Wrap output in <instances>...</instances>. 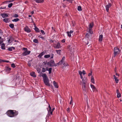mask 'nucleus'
<instances>
[{"mask_svg": "<svg viewBox=\"0 0 122 122\" xmlns=\"http://www.w3.org/2000/svg\"><path fill=\"white\" fill-rule=\"evenodd\" d=\"M8 116L10 117H13L17 116L18 114V112L15 110H9L7 113Z\"/></svg>", "mask_w": 122, "mask_h": 122, "instance_id": "obj_1", "label": "nucleus"}, {"mask_svg": "<svg viewBox=\"0 0 122 122\" xmlns=\"http://www.w3.org/2000/svg\"><path fill=\"white\" fill-rule=\"evenodd\" d=\"M121 51L117 47H115L114 48V57L115 56L119 54Z\"/></svg>", "mask_w": 122, "mask_h": 122, "instance_id": "obj_2", "label": "nucleus"}, {"mask_svg": "<svg viewBox=\"0 0 122 122\" xmlns=\"http://www.w3.org/2000/svg\"><path fill=\"white\" fill-rule=\"evenodd\" d=\"M81 79H82V80L80 81V84L81 85L86 84L87 81V78L85 77L83 78L82 77V78Z\"/></svg>", "mask_w": 122, "mask_h": 122, "instance_id": "obj_3", "label": "nucleus"}, {"mask_svg": "<svg viewBox=\"0 0 122 122\" xmlns=\"http://www.w3.org/2000/svg\"><path fill=\"white\" fill-rule=\"evenodd\" d=\"M54 109H55V108H54L52 110L50 105H49V109H48V116L49 117L51 115H52Z\"/></svg>", "mask_w": 122, "mask_h": 122, "instance_id": "obj_4", "label": "nucleus"}, {"mask_svg": "<svg viewBox=\"0 0 122 122\" xmlns=\"http://www.w3.org/2000/svg\"><path fill=\"white\" fill-rule=\"evenodd\" d=\"M43 80L44 83L46 85L48 86H50V84L49 83V80L48 78L45 79Z\"/></svg>", "mask_w": 122, "mask_h": 122, "instance_id": "obj_5", "label": "nucleus"}, {"mask_svg": "<svg viewBox=\"0 0 122 122\" xmlns=\"http://www.w3.org/2000/svg\"><path fill=\"white\" fill-rule=\"evenodd\" d=\"M30 52V51H26L24 52L22 54V55L23 56H26L29 54Z\"/></svg>", "mask_w": 122, "mask_h": 122, "instance_id": "obj_6", "label": "nucleus"}, {"mask_svg": "<svg viewBox=\"0 0 122 122\" xmlns=\"http://www.w3.org/2000/svg\"><path fill=\"white\" fill-rule=\"evenodd\" d=\"M112 4L109 3L106 6V10L107 12H108L109 8L112 6Z\"/></svg>", "mask_w": 122, "mask_h": 122, "instance_id": "obj_7", "label": "nucleus"}, {"mask_svg": "<svg viewBox=\"0 0 122 122\" xmlns=\"http://www.w3.org/2000/svg\"><path fill=\"white\" fill-rule=\"evenodd\" d=\"M24 29L25 31L28 33H30L31 32L30 30L27 26H26L24 28Z\"/></svg>", "mask_w": 122, "mask_h": 122, "instance_id": "obj_8", "label": "nucleus"}, {"mask_svg": "<svg viewBox=\"0 0 122 122\" xmlns=\"http://www.w3.org/2000/svg\"><path fill=\"white\" fill-rule=\"evenodd\" d=\"M82 86V89L84 91L86 92L87 90V88L86 86V84L81 85Z\"/></svg>", "mask_w": 122, "mask_h": 122, "instance_id": "obj_9", "label": "nucleus"}, {"mask_svg": "<svg viewBox=\"0 0 122 122\" xmlns=\"http://www.w3.org/2000/svg\"><path fill=\"white\" fill-rule=\"evenodd\" d=\"M48 64H51L50 65V66H53L55 64L54 61L52 60H51L50 62H48Z\"/></svg>", "mask_w": 122, "mask_h": 122, "instance_id": "obj_10", "label": "nucleus"}, {"mask_svg": "<svg viewBox=\"0 0 122 122\" xmlns=\"http://www.w3.org/2000/svg\"><path fill=\"white\" fill-rule=\"evenodd\" d=\"M65 58V57L64 56H63V58H62V59H61V61H60L58 63V64L59 65L61 64L62 63H63V62H64V61Z\"/></svg>", "mask_w": 122, "mask_h": 122, "instance_id": "obj_11", "label": "nucleus"}, {"mask_svg": "<svg viewBox=\"0 0 122 122\" xmlns=\"http://www.w3.org/2000/svg\"><path fill=\"white\" fill-rule=\"evenodd\" d=\"M114 79H115V80L116 83H118L119 80L117 79V78L114 75L113 76Z\"/></svg>", "mask_w": 122, "mask_h": 122, "instance_id": "obj_12", "label": "nucleus"}, {"mask_svg": "<svg viewBox=\"0 0 122 122\" xmlns=\"http://www.w3.org/2000/svg\"><path fill=\"white\" fill-rule=\"evenodd\" d=\"M91 87L92 88L93 91H97V89L96 87L94 85H91Z\"/></svg>", "mask_w": 122, "mask_h": 122, "instance_id": "obj_13", "label": "nucleus"}, {"mask_svg": "<svg viewBox=\"0 0 122 122\" xmlns=\"http://www.w3.org/2000/svg\"><path fill=\"white\" fill-rule=\"evenodd\" d=\"M61 47V46L60 45V43L59 42H58L57 43V44L56 45V46L55 47V48L56 49H59Z\"/></svg>", "mask_w": 122, "mask_h": 122, "instance_id": "obj_14", "label": "nucleus"}, {"mask_svg": "<svg viewBox=\"0 0 122 122\" xmlns=\"http://www.w3.org/2000/svg\"><path fill=\"white\" fill-rule=\"evenodd\" d=\"M1 16L3 18H5L8 17V15L7 14L5 13L2 14H1Z\"/></svg>", "mask_w": 122, "mask_h": 122, "instance_id": "obj_15", "label": "nucleus"}, {"mask_svg": "<svg viewBox=\"0 0 122 122\" xmlns=\"http://www.w3.org/2000/svg\"><path fill=\"white\" fill-rule=\"evenodd\" d=\"M45 53L44 51L42 52L38 55V57L39 58H41L42 56Z\"/></svg>", "mask_w": 122, "mask_h": 122, "instance_id": "obj_16", "label": "nucleus"}, {"mask_svg": "<svg viewBox=\"0 0 122 122\" xmlns=\"http://www.w3.org/2000/svg\"><path fill=\"white\" fill-rule=\"evenodd\" d=\"M36 2L38 3H41L43 2L44 1V0H35Z\"/></svg>", "mask_w": 122, "mask_h": 122, "instance_id": "obj_17", "label": "nucleus"}, {"mask_svg": "<svg viewBox=\"0 0 122 122\" xmlns=\"http://www.w3.org/2000/svg\"><path fill=\"white\" fill-rule=\"evenodd\" d=\"M42 76L43 78V80L44 79H45L48 78L47 77V75L46 74L44 73L42 75Z\"/></svg>", "mask_w": 122, "mask_h": 122, "instance_id": "obj_18", "label": "nucleus"}, {"mask_svg": "<svg viewBox=\"0 0 122 122\" xmlns=\"http://www.w3.org/2000/svg\"><path fill=\"white\" fill-rule=\"evenodd\" d=\"M103 35H100L99 38V41H102L103 38Z\"/></svg>", "mask_w": 122, "mask_h": 122, "instance_id": "obj_19", "label": "nucleus"}, {"mask_svg": "<svg viewBox=\"0 0 122 122\" xmlns=\"http://www.w3.org/2000/svg\"><path fill=\"white\" fill-rule=\"evenodd\" d=\"M53 83L54 86H55V87L57 88H58V84L56 83V82L54 81H53Z\"/></svg>", "mask_w": 122, "mask_h": 122, "instance_id": "obj_20", "label": "nucleus"}, {"mask_svg": "<svg viewBox=\"0 0 122 122\" xmlns=\"http://www.w3.org/2000/svg\"><path fill=\"white\" fill-rule=\"evenodd\" d=\"M30 75L33 77H35L36 76L35 75V73L34 72H32L30 73Z\"/></svg>", "mask_w": 122, "mask_h": 122, "instance_id": "obj_21", "label": "nucleus"}, {"mask_svg": "<svg viewBox=\"0 0 122 122\" xmlns=\"http://www.w3.org/2000/svg\"><path fill=\"white\" fill-rule=\"evenodd\" d=\"M3 21L6 23H7L9 22V19L7 18H5L3 20Z\"/></svg>", "mask_w": 122, "mask_h": 122, "instance_id": "obj_22", "label": "nucleus"}, {"mask_svg": "<svg viewBox=\"0 0 122 122\" xmlns=\"http://www.w3.org/2000/svg\"><path fill=\"white\" fill-rule=\"evenodd\" d=\"M1 49L3 50L5 49V44L3 43L1 45Z\"/></svg>", "mask_w": 122, "mask_h": 122, "instance_id": "obj_23", "label": "nucleus"}, {"mask_svg": "<svg viewBox=\"0 0 122 122\" xmlns=\"http://www.w3.org/2000/svg\"><path fill=\"white\" fill-rule=\"evenodd\" d=\"M48 70H47V67H46V69L44 68L43 67L42 68V71L43 72H45L46 71Z\"/></svg>", "mask_w": 122, "mask_h": 122, "instance_id": "obj_24", "label": "nucleus"}, {"mask_svg": "<svg viewBox=\"0 0 122 122\" xmlns=\"http://www.w3.org/2000/svg\"><path fill=\"white\" fill-rule=\"evenodd\" d=\"M91 82L93 84L95 83V81L93 77V76H92L91 77Z\"/></svg>", "mask_w": 122, "mask_h": 122, "instance_id": "obj_25", "label": "nucleus"}, {"mask_svg": "<svg viewBox=\"0 0 122 122\" xmlns=\"http://www.w3.org/2000/svg\"><path fill=\"white\" fill-rule=\"evenodd\" d=\"M78 73L80 75L81 78H82L83 77L82 75V72L81 71H79Z\"/></svg>", "mask_w": 122, "mask_h": 122, "instance_id": "obj_26", "label": "nucleus"}, {"mask_svg": "<svg viewBox=\"0 0 122 122\" xmlns=\"http://www.w3.org/2000/svg\"><path fill=\"white\" fill-rule=\"evenodd\" d=\"M93 26V23H92L89 24V28L92 29Z\"/></svg>", "mask_w": 122, "mask_h": 122, "instance_id": "obj_27", "label": "nucleus"}, {"mask_svg": "<svg viewBox=\"0 0 122 122\" xmlns=\"http://www.w3.org/2000/svg\"><path fill=\"white\" fill-rule=\"evenodd\" d=\"M15 48L13 47H10L8 48V50L9 51H12V49H14Z\"/></svg>", "mask_w": 122, "mask_h": 122, "instance_id": "obj_28", "label": "nucleus"}, {"mask_svg": "<svg viewBox=\"0 0 122 122\" xmlns=\"http://www.w3.org/2000/svg\"><path fill=\"white\" fill-rule=\"evenodd\" d=\"M52 69L51 68H49V69H48V67H47V70H47V71H49V74H50L51 72Z\"/></svg>", "mask_w": 122, "mask_h": 122, "instance_id": "obj_29", "label": "nucleus"}, {"mask_svg": "<svg viewBox=\"0 0 122 122\" xmlns=\"http://www.w3.org/2000/svg\"><path fill=\"white\" fill-rule=\"evenodd\" d=\"M56 51L57 53L59 55H60L61 54V50H56Z\"/></svg>", "mask_w": 122, "mask_h": 122, "instance_id": "obj_30", "label": "nucleus"}, {"mask_svg": "<svg viewBox=\"0 0 122 122\" xmlns=\"http://www.w3.org/2000/svg\"><path fill=\"white\" fill-rule=\"evenodd\" d=\"M19 20V19L18 18L12 20V21L13 22H17Z\"/></svg>", "mask_w": 122, "mask_h": 122, "instance_id": "obj_31", "label": "nucleus"}, {"mask_svg": "<svg viewBox=\"0 0 122 122\" xmlns=\"http://www.w3.org/2000/svg\"><path fill=\"white\" fill-rule=\"evenodd\" d=\"M89 33L91 34H92L93 33V32L92 29L89 28Z\"/></svg>", "mask_w": 122, "mask_h": 122, "instance_id": "obj_32", "label": "nucleus"}, {"mask_svg": "<svg viewBox=\"0 0 122 122\" xmlns=\"http://www.w3.org/2000/svg\"><path fill=\"white\" fill-rule=\"evenodd\" d=\"M50 55H47L44 56V57L46 58H48L50 57Z\"/></svg>", "mask_w": 122, "mask_h": 122, "instance_id": "obj_33", "label": "nucleus"}, {"mask_svg": "<svg viewBox=\"0 0 122 122\" xmlns=\"http://www.w3.org/2000/svg\"><path fill=\"white\" fill-rule=\"evenodd\" d=\"M9 26L11 28H13L14 27V25L13 24H10L9 25Z\"/></svg>", "mask_w": 122, "mask_h": 122, "instance_id": "obj_34", "label": "nucleus"}, {"mask_svg": "<svg viewBox=\"0 0 122 122\" xmlns=\"http://www.w3.org/2000/svg\"><path fill=\"white\" fill-rule=\"evenodd\" d=\"M77 10L79 11H81L82 10V9L81 6H78L77 8Z\"/></svg>", "mask_w": 122, "mask_h": 122, "instance_id": "obj_35", "label": "nucleus"}, {"mask_svg": "<svg viewBox=\"0 0 122 122\" xmlns=\"http://www.w3.org/2000/svg\"><path fill=\"white\" fill-rule=\"evenodd\" d=\"M35 31L37 32H39V29L37 27H35Z\"/></svg>", "mask_w": 122, "mask_h": 122, "instance_id": "obj_36", "label": "nucleus"}, {"mask_svg": "<svg viewBox=\"0 0 122 122\" xmlns=\"http://www.w3.org/2000/svg\"><path fill=\"white\" fill-rule=\"evenodd\" d=\"M33 41L34 42L36 43H38V40L37 39H34L33 40Z\"/></svg>", "mask_w": 122, "mask_h": 122, "instance_id": "obj_37", "label": "nucleus"}, {"mask_svg": "<svg viewBox=\"0 0 122 122\" xmlns=\"http://www.w3.org/2000/svg\"><path fill=\"white\" fill-rule=\"evenodd\" d=\"M117 97L119 98L121 97V94L120 93H117Z\"/></svg>", "mask_w": 122, "mask_h": 122, "instance_id": "obj_38", "label": "nucleus"}, {"mask_svg": "<svg viewBox=\"0 0 122 122\" xmlns=\"http://www.w3.org/2000/svg\"><path fill=\"white\" fill-rule=\"evenodd\" d=\"M11 66L13 68H15V66L14 63H12L11 64Z\"/></svg>", "mask_w": 122, "mask_h": 122, "instance_id": "obj_39", "label": "nucleus"}, {"mask_svg": "<svg viewBox=\"0 0 122 122\" xmlns=\"http://www.w3.org/2000/svg\"><path fill=\"white\" fill-rule=\"evenodd\" d=\"M13 4L12 3L9 4L8 5V7L9 8L11 7L12 5Z\"/></svg>", "mask_w": 122, "mask_h": 122, "instance_id": "obj_40", "label": "nucleus"}, {"mask_svg": "<svg viewBox=\"0 0 122 122\" xmlns=\"http://www.w3.org/2000/svg\"><path fill=\"white\" fill-rule=\"evenodd\" d=\"M67 34L68 36L69 37H70L71 36V35L70 33L69 32H67Z\"/></svg>", "mask_w": 122, "mask_h": 122, "instance_id": "obj_41", "label": "nucleus"}, {"mask_svg": "<svg viewBox=\"0 0 122 122\" xmlns=\"http://www.w3.org/2000/svg\"><path fill=\"white\" fill-rule=\"evenodd\" d=\"M30 61H29L28 62V65L29 66H31V63L30 62Z\"/></svg>", "mask_w": 122, "mask_h": 122, "instance_id": "obj_42", "label": "nucleus"}, {"mask_svg": "<svg viewBox=\"0 0 122 122\" xmlns=\"http://www.w3.org/2000/svg\"><path fill=\"white\" fill-rule=\"evenodd\" d=\"M13 16L14 17L16 18L18 17V15L17 14H15Z\"/></svg>", "mask_w": 122, "mask_h": 122, "instance_id": "obj_43", "label": "nucleus"}, {"mask_svg": "<svg viewBox=\"0 0 122 122\" xmlns=\"http://www.w3.org/2000/svg\"><path fill=\"white\" fill-rule=\"evenodd\" d=\"M11 70V68L9 67H7V68L6 70L7 71H9Z\"/></svg>", "mask_w": 122, "mask_h": 122, "instance_id": "obj_44", "label": "nucleus"}, {"mask_svg": "<svg viewBox=\"0 0 122 122\" xmlns=\"http://www.w3.org/2000/svg\"><path fill=\"white\" fill-rule=\"evenodd\" d=\"M72 102H73V101H72V97H71V101L70 102V104H72Z\"/></svg>", "mask_w": 122, "mask_h": 122, "instance_id": "obj_45", "label": "nucleus"}, {"mask_svg": "<svg viewBox=\"0 0 122 122\" xmlns=\"http://www.w3.org/2000/svg\"><path fill=\"white\" fill-rule=\"evenodd\" d=\"M92 71H91L90 73H89L88 74V76H91L92 75Z\"/></svg>", "mask_w": 122, "mask_h": 122, "instance_id": "obj_46", "label": "nucleus"}, {"mask_svg": "<svg viewBox=\"0 0 122 122\" xmlns=\"http://www.w3.org/2000/svg\"><path fill=\"white\" fill-rule=\"evenodd\" d=\"M82 74H83V75H85L86 74L85 71L84 70H83L82 71Z\"/></svg>", "mask_w": 122, "mask_h": 122, "instance_id": "obj_47", "label": "nucleus"}, {"mask_svg": "<svg viewBox=\"0 0 122 122\" xmlns=\"http://www.w3.org/2000/svg\"><path fill=\"white\" fill-rule=\"evenodd\" d=\"M41 32L42 34L44 35L45 34V33H44L43 30H41Z\"/></svg>", "mask_w": 122, "mask_h": 122, "instance_id": "obj_48", "label": "nucleus"}, {"mask_svg": "<svg viewBox=\"0 0 122 122\" xmlns=\"http://www.w3.org/2000/svg\"><path fill=\"white\" fill-rule=\"evenodd\" d=\"M63 65L64 66H66L68 64L66 63H64L63 64Z\"/></svg>", "mask_w": 122, "mask_h": 122, "instance_id": "obj_49", "label": "nucleus"}, {"mask_svg": "<svg viewBox=\"0 0 122 122\" xmlns=\"http://www.w3.org/2000/svg\"><path fill=\"white\" fill-rule=\"evenodd\" d=\"M23 50H24L25 51H27V49L25 48H23Z\"/></svg>", "mask_w": 122, "mask_h": 122, "instance_id": "obj_50", "label": "nucleus"}, {"mask_svg": "<svg viewBox=\"0 0 122 122\" xmlns=\"http://www.w3.org/2000/svg\"><path fill=\"white\" fill-rule=\"evenodd\" d=\"M66 0L67 1H69L70 2L72 3V0Z\"/></svg>", "mask_w": 122, "mask_h": 122, "instance_id": "obj_51", "label": "nucleus"}, {"mask_svg": "<svg viewBox=\"0 0 122 122\" xmlns=\"http://www.w3.org/2000/svg\"><path fill=\"white\" fill-rule=\"evenodd\" d=\"M70 108L69 107L67 109V111L68 112H70Z\"/></svg>", "mask_w": 122, "mask_h": 122, "instance_id": "obj_52", "label": "nucleus"}, {"mask_svg": "<svg viewBox=\"0 0 122 122\" xmlns=\"http://www.w3.org/2000/svg\"><path fill=\"white\" fill-rule=\"evenodd\" d=\"M54 56V54H52L51 55V58L52 59L53 58Z\"/></svg>", "mask_w": 122, "mask_h": 122, "instance_id": "obj_53", "label": "nucleus"}, {"mask_svg": "<svg viewBox=\"0 0 122 122\" xmlns=\"http://www.w3.org/2000/svg\"><path fill=\"white\" fill-rule=\"evenodd\" d=\"M6 6H4L3 7H1L0 8H1V9H4L6 8Z\"/></svg>", "mask_w": 122, "mask_h": 122, "instance_id": "obj_54", "label": "nucleus"}, {"mask_svg": "<svg viewBox=\"0 0 122 122\" xmlns=\"http://www.w3.org/2000/svg\"><path fill=\"white\" fill-rule=\"evenodd\" d=\"M116 74L117 76H118V77H119L120 76L119 74L117 73H116Z\"/></svg>", "mask_w": 122, "mask_h": 122, "instance_id": "obj_55", "label": "nucleus"}, {"mask_svg": "<svg viewBox=\"0 0 122 122\" xmlns=\"http://www.w3.org/2000/svg\"><path fill=\"white\" fill-rule=\"evenodd\" d=\"M2 30L0 29V34L2 35Z\"/></svg>", "mask_w": 122, "mask_h": 122, "instance_id": "obj_56", "label": "nucleus"}, {"mask_svg": "<svg viewBox=\"0 0 122 122\" xmlns=\"http://www.w3.org/2000/svg\"><path fill=\"white\" fill-rule=\"evenodd\" d=\"M89 35L88 34V33H87L86 34V36L87 37H88V36Z\"/></svg>", "mask_w": 122, "mask_h": 122, "instance_id": "obj_57", "label": "nucleus"}, {"mask_svg": "<svg viewBox=\"0 0 122 122\" xmlns=\"http://www.w3.org/2000/svg\"><path fill=\"white\" fill-rule=\"evenodd\" d=\"M73 32V31L72 30H70V31L69 32V33H70V34H71V33H72Z\"/></svg>", "mask_w": 122, "mask_h": 122, "instance_id": "obj_58", "label": "nucleus"}, {"mask_svg": "<svg viewBox=\"0 0 122 122\" xmlns=\"http://www.w3.org/2000/svg\"><path fill=\"white\" fill-rule=\"evenodd\" d=\"M116 92L117 94L120 93L119 92V91L118 89L117 90Z\"/></svg>", "mask_w": 122, "mask_h": 122, "instance_id": "obj_59", "label": "nucleus"}, {"mask_svg": "<svg viewBox=\"0 0 122 122\" xmlns=\"http://www.w3.org/2000/svg\"><path fill=\"white\" fill-rule=\"evenodd\" d=\"M4 62H9V61H3Z\"/></svg>", "mask_w": 122, "mask_h": 122, "instance_id": "obj_60", "label": "nucleus"}, {"mask_svg": "<svg viewBox=\"0 0 122 122\" xmlns=\"http://www.w3.org/2000/svg\"><path fill=\"white\" fill-rule=\"evenodd\" d=\"M31 13L32 14H33L34 13V12L33 11H32L31 12Z\"/></svg>", "mask_w": 122, "mask_h": 122, "instance_id": "obj_61", "label": "nucleus"}, {"mask_svg": "<svg viewBox=\"0 0 122 122\" xmlns=\"http://www.w3.org/2000/svg\"><path fill=\"white\" fill-rule=\"evenodd\" d=\"M10 39H9L8 40V42L9 43H10Z\"/></svg>", "mask_w": 122, "mask_h": 122, "instance_id": "obj_62", "label": "nucleus"}, {"mask_svg": "<svg viewBox=\"0 0 122 122\" xmlns=\"http://www.w3.org/2000/svg\"><path fill=\"white\" fill-rule=\"evenodd\" d=\"M28 2L27 1H26L25 2V4H27Z\"/></svg>", "mask_w": 122, "mask_h": 122, "instance_id": "obj_63", "label": "nucleus"}, {"mask_svg": "<svg viewBox=\"0 0 122 122\" xmlns=\"http://www.w3.org/2000/svg\"><path fill=\"white\" fill-rule=\"evenodd\" d=\"M62 41L63 42H65V40H62Z\"/></svg>", "mask_w": 122, "mask_h": 122, "instance_id": "obj_64", "label": "nucleus"}]
</instances>
